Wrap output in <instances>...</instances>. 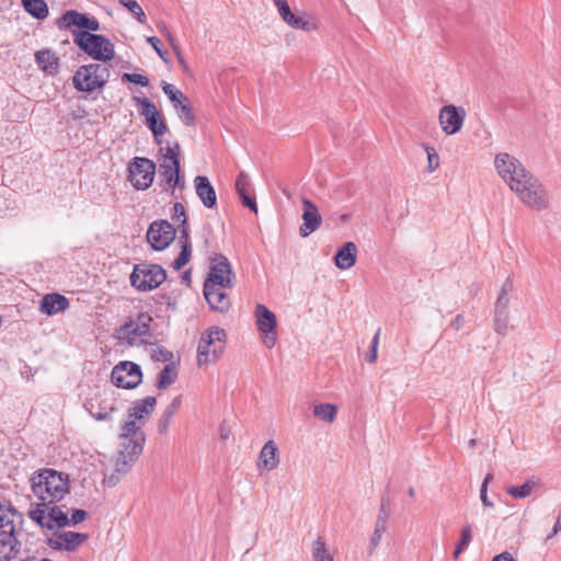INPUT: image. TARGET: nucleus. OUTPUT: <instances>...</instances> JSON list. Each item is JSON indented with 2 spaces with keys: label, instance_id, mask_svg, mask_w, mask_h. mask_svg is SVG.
<instances>
[{
  "label": "nucleus",
  "instance_id": "obj_53",
  "mask_svg": "<svg viewBox=\"0 0 561 561\" xmlns=\"http://www.w3.org/2000/svg\"><path fill=\"white\" fill-rule=\"evenodd\" d=\"M493 479V474L492 473H488L484 479H483V482H482V485H481V490H480V499H481V502L484 506H488V507H491L493 506V503L489 501L488 499V484L490 483V481H492Z\"/></svg>",
  "mask_w": 561,
  "mask_h": 561
},
{
  "label": "nucleus",
  "instance_id": "obj_14",
  "mask_svg": "<svg viewBox=\"0 0 561 561\" xmlns=\"http://www.w3.org/2000/svg\"><path fill=\"white\" fill-rule=\"evenodd\" d=\"M176 230L168 220H154L147 230V241L154 251L167 249L174 240Z\"/></svg>",
  "mask_w": 561,
  "mask_h": 561
},
{
  "label": "nucleus",
  "instance_id": "obj_2",
  "mask_svg": "<svg viewBox=\"0 0 561 561\" xmlns=\"http://www.w3.org/2000/svg\"><path fill=\"white\" fill-rule=\"evenodd\" d=\"M31 488L39 503L56 504L70 492L69 476L55 469H39L31 477Z\"/></svg>",
  "mask_w": 561,
  "mask_h": 561
},
{
  "label": "nucleus",
  "instance_id": "obj_27",
  "mask_svg": "<svg viewBox=\"0 0 561 561\" xmlns=\"http://www.w3.org/2000/svg\"><path fill=\"white\" fill-rule=\"evenodd\" d=\"M356 244L352 241L344 243L335 253L334 262L340 270H348L356 263Z\"/></svg>",
  "mask_w": 561,
  "mask_h": 561
},
{
  "label": "nucleus",
  "instance_id": "obj_23",
  "mask_svg": "<svg viewBox=\"0 0 561 561\" xmlns=\"http://www.w3.org/2000/svg\"><path fill=\"white\" fill-rule=\"evenodd\" d=\"M69 307V300L61 294L45 295L39 304V311L46 316H54Z\"/></svg>",
  "mask_w": 561,
  "mask_h": 561
},
{
  "label": "nucleus",
  "instance_id": "obj_13",
  "mask_svg": "<svg viewBox=\"0 0 561 561\" xmlns=\"http://www.w3.org/2000/svg\"><path fill=\"white\" fill-rule=\"evenodd\" d=\"M514 289L513 279L507 277L494 305L493 329L496 333L505 335L510 321V294Z\"/></svg>",
  "mask_w": 561,
  "mask_h": 561
},
{
  "label": "nucleus",
  "instance_id": "obj_3",
  "mask_svg": "<svg viewBox=\"0 0 561 561\" xmlns=\"http://www.w3.org/2000/svg\"><path fill=\"white\" fill-rule=\"evenodd\" d=\"M73 43L96 61L106 62L114 58V44L104 35L84 31H71Z\"/></svg>",
  "mask_w": 561,
  "mask_h": 561
},
{
  "label": "nucleus",
  "instance_id": "obj_42",
  "mask_svg": "<svg viewBox=\"0 0 561 561\" xmlns=\"http://www.w3.org/2000/svg\"><path fill=\"white\" fill-rule=\"evenodd\" d=\"M386 529H387V523H385L382 520H376L374 533L371 535L370 543H369V550H368L369 554H371L374 552V550L378 547Z\"/></svg>",
  "mask_w": 561,
  "mask_h": 561
},
{
  "label": "nucleus",
  "instance_id": "obj_59",
  "mask_svg": "<svg viewBox=\"0 0 561 561\" xmlns=\"http://www.w3.org/2000/svg\"><path fill=\"white\" fill-rule=\"evenodd\" d=\"M7 513L0 514V531L10 530L11 527L15 531L14 519L9 517Z\"/></svg>",
  "mask_w": 561,
  "mask_h": 561
},
{
  "label": "nucleus",
  "instance_id": "obj_8",
  "mask_svg": "<svg viewBox=\"0 0 561 561\" xmlns=\"http://www.w3.org/2000/svg\"><path fill=\"white\" fill-rule=\"evenodd\" d=\"M156 163L142 157H135L128 164V180L137 191H146L153 182Z\"/></svg>",
  "mask_w": 561,
  "mask_h": 561
},
{
  "label": "nucleus",
  "instance_id": "obj_28",
  "mask_svg": "<svg viewBox=\"0 0 561 561\" xmlns=\"http://www.w3.org/2000/svg\"><path fill=\"white\" fill-rule=\"evenodd\" d=\"M277 450L274 440L266 442L259 456V468H264L267 471L275 469L279 462Z\"/></svg>",
  "mask_w": 561,
  "mask_h": 561
},
{
  "label": "nucleus",
  "instance_id": "obj_43",
  "mask_svg": "<svg viewBox=\"0 0 561 561\" xmlns=\"http://www.w3.org/2000/svg\"><path fill=\"white\" fill-rule=\"evenodd\" d=\"M535 483L531 481H526L522 485L511 486L507 489V493L515 499H525L530 495L534 490Z\"/></svg>",
  "mask_w": 561,
  "mask_h": 561
},
{
  "label": "nucleus",
  "instance_id": "obj_55",
  "mask_svg": "<svg viewBox=\"0 0 561 561\" xmlns=\"http://www.w3.org/2000/svg\"><path fill=\"white\" fill-rule=\"evenodd\" d=\"M389 505H390V500H389L388 495H382L381 500H380L379 513H378L376 520H382V522L387 523L388 517H389V513H388Z\"/></svg>",
  "mask_w": 561,
  "mask_h": 561
},
{
  "label": "nucleus",
  "instance_id": "obj_19",
  "mask_svg": "<svg viewBox=\"0 0 561 561\" xmlns=\"http://www.w3.org/2000/svg\"><path fill=\"white\" fill-rule=\"evenodd\" d=\"M465 118V108L454 104L443 106L438 115L439 125L446 135H455L460 131Z\"/></svg>",
  "mask_w": 561,
  "mask_h": 561
},
{
  "label": "nucleus",
  "instance_id": "obj_11",
  "mask_svg": "<svg viewBox=\"0 0 561 561\" xmlns=\"http://www.w3.org/2000/svg\"><path fill=\"white\" fill-rule=\"evenodd\" d=\"M141 367L129 360L119 362L111 373V381L117 388L135 389L141 383Z\"/></svg>",
  "mask_w": 561,
  "mask_h": 561
},
{
  "label": "nucleus",
  "instance_id": "obj_26",
  "mask_svg": "<svg viewBox=\"0 0 561 561\" xmlns=\"http://www.w3.org/2000/svg\"><path fill=\"white\" fill-rule=\"evenodd\" d=\"M35 62L38 68L49 76H56L59 72V58L50 49H42L35 53Z\"/></svg>",
  "mask_w": 561,
  "mask_h": 561
},
{
  "label": "nucleus",
  "instance_id": "obj_1",
  "mask_svg": "<svg viewBox=\"0 0 561 561\" xmlns=\"http://www.w3.org/2000/svg\"><path fill=\"white\" fill-rule=\"evenodd\" d=\"M494 167L524 205L537 211L549 207V195L545 185L518 159L501 152L495 156Z\"/></svg>",
  "mask_w": 561,
  "mask_h": 561
},
{
  "label": "nucleus",
  "instance_id": "obj_18",
  "mask_svg": "<svg viewBox=\"0 0 561 561\" xmlns=\"http://www.w3.org/2000/svg\"><path fill=\"white\" fill-rule=\"evenodd\" d=\"M231 288H233V286H209L208 283H204L203 295L210 310L218 313H226L229 311L231 308V300L226 290Z\"/></svg>",
  "mask_w": 561,
  "mask_h": 561
},
{
  "label": "nucleus",
  "instance_id": "obj_38",
  "mask_svg": "<svg viewBox=\"0 0 561 561\" xmlns=\"http://www.w3.org/2000/svg\"><path fill=\"white\" fill-rule=\"evenodd\" d=\"M160 152L162 153L161 162L172 164L181 162V148L178 141H174L172 145L169 144L165 148H160Z\"/></svg>",
  "mask_w": 561,
  "mask_h": 561
},
{
  "label": "nucleus",
  "instance_id": "obj_12",
  "mask_svg": "<svg viewBox=\"0 0 561 561\" xmlns=\"http://www.w3.org/2000/svg\"><path fill=\"white\" fill-rule=\"evenodd\" d=\"M145 440V434H140L137 438H128L122 444V449L115 460L116 473L125 474L129 471L144 450Z\"/></svg>",
  "mask_w": 561,
  "mask_h": 561
},
{
  "label": "nucleus",
  "instance_id": "obj_29",
  "mask_svg": "<svg viewBox=\"0 0 561 561\" xmlns=\"http://www.w3.org/2000/svg\"><path fill=\"white\" fill-rule=\"evenodd\" d=\"M156 403V398L151 396L136 400L133 408L128 410V419L141 421L145 416H149L153 412Z\"/></svg>",
  "mask_w": 561,
  "mask_h": 561
},
{
  "label": "nucleus",
  "instance_id": "obj_36",
  "mask_svg": "<svg viewBox=\"0 0 561 561\" xmlns=\"http://www.w3.org/2000/svg\"><path fill=\"white\" fill-rule=\"evenodd\" d=\"M312 558L313 561H334L322 537H318L312 543Z\"/></svg>",
  "mask_w": 561,
  "mask_h": 561
},
{
  "label": "nucleus",
  "instance_id": "obj_9",
  "mask_svg": "<svg viewBox=\"0 0 561 561\" xmlns=\"http://www.w3.org/2000/svg\"><path fill=\"white\" fill-rule=\"evenodd\" d=\"M209 271L204 283L221 286H234L236 274L228 257L222 253H213L209 256Z\"/></svg>",
  "mask_w": 561,
  "mask_h": 561
},
{
  "label": "nucleus",
  "instance_id": "obj_21",
  "mask_svg": "<svg viewBox=\"0 0 561 561\" xmlns=\"http://www.w3.org/2000/svg\"><path fill=\"white\" fill-rule=\"evenodd\" d=\"M194 185L196 195L198 196L202 204L209 209L216 207L217 195L209 179L205 175H197L194 179Z\"/></svg>",
  "mask_w": 561,
  "mask_h": 561
},
{
  "label": "nucleus",
  "instance_id": "obj_33",
  "mask_svg": "<svg viewBox=\"0 0 561 561\" xmlns=\"http://www.w3.org/2000/svg\"><path fill=\"white\" fill-rule=\"evenodd\" d=\"M88 538V534L83 533L64 531L59 534V539L64 541L66 551L77 550V548L87 541Z\"/></svg>",
  "mask_w": 561,
  "mask_h": 561
},
{
  "label": "nucleus",
  "instance_id": "obj_24",
  "mask_svg": "<svg viewBox=\"0 0 561 561\" xmlns=\"http://www.w3.org/2000/svg\"><path fill=\"white\" fill-rule=\"evenodd\" d=\"M85 408L90 415L96 421L110 420L111 414L117 410L114 403H108L100 397L90 399L85 403Z\"/></svg>",
  "mask_w": 561,
  "mask_h": 561
},
{
  "label": "nucleus",
  "instance_id": "obj_40",
  "mask_svg": "<svg viewBox=\"0 0 561 561\" xmlns=\"http://www.w3.org/2000/svg\"><path fill=\"white\" fill-rule=\"evenodd\" d=\"M471 540H472V528H471V525H466L461 529L460 540L457 543V546H456V548L454 550V553H453L455 559L459 558L460 553L469 546Z\"/></svg>",
  "mask_w": 561,
  "mask_h": 561
},
{
  "label": "nucleus",
  "instance_id": "obj_60",
  "mask_svg": "<svg viewBox=\"0 0 561 561\" xmlns=\"http://www.w3.org/2000/svg\"><path fill=\"white\" fill-rule=\"evenodd\" d=\"M5 512H8L12 517H18L20 519L22 518L14 506H12L10 503L5 504L0 502V514H4Z\"/></svg>",
  "mask_w": 561,
  "mask_h": 561
},
{
  "label": "nucleus",
  "instance_id": "obj_45",
  "mask_svg": "<svg viewBox=\"0 0 561 561\" xmlns=\"http://www.w3.org/2000/svg\"><path fill=\"white\" fill-rule=\"evenodd\" d=\"M286 23L296 30L311 31L316 28L314 24L310 20L305 19L304 15L293 14V18L286 21Z\"/></svg>",
  "mask_w": 561,
  "mask_h": 561
},
{
  "label": "nucleus",
  "instance_id": "obj_52",
  "mask_svg": "<svg viewBox=\"0 0 561 561\" xmlns=\"http://www.w3.org/2000/svg\"><path fill=\"white\" fill-rule=\"evenodd\" d=\"M173 214L172 219L179 224H186L187 217L185 214V208L182 203L175 202L172 207Z\"/></svg>",
  "mask_w": 561,
  "mask_h": 561
},
{
  "label": "nucleus",
  "instance_id": "obj_10",
  "mask_svg": "<svg viewBox=\"0 0 561 561\" xmlns=\"http://www.w3.org/2000/svg\"><path fill=\"white\" fill-rule=\"evenodd\" d=\"M134 100L138 106L139 114L145 116L146 125L152 133L154 141L161 145L162 136L168 131V125L161 117L157 106L148 98L135 96Z\"/></svg>",
  "mask_w": 561,
  "mask_h": 561
},
{
  "label": "nucleus",
  "instance_id": "obj_56",
  "mask_svg": "<svg viewBox=\"0 0 561 561\" xmlns=\"http://www.w3.org/2000/svg\"><path fill=\"white\" fill-rule=\"evenodd\" d=\"M180 237H179V244L187 245L188 248H192L191 239H190V230L187 222L186 224H180Z\"/></svg>",
  "mask_w": 561,
  "mask_h": 561
},
{
  "label": "nucleus",
  "instance_id": "obj_32",
  "mask_svg": "<svg viewBox=\"0 0 561 561\" xmlns=\"http://www.w3.org/2000/svg\"><path fill=\"white\" fill-rule=\"evenodd\" d=\"M24 10L37 20H44L48 15V5L45 0H22Z\"/></svg>",
  "mask_w": 561,
  "mask_h": 561
},
{
  "label": "nucleus",
  "instance_id": "obj_15",
  "mask_svg": "<svg viewBox=\"0 0 561 561\" xmlns=\"http://www.w3.org/2000/svg\"><path fill=\"white\" fill-rule=\"evenodd\" d=\"M255 324L257 331L263 335L264 345L272 348L276 343V316L264 305H256L255 307Z\"/></svg>",
  "mask_w": 561,
  "mask_h": 561
},
{
  "label": "nucleus",
  "instance_id": "obj_62",
  "mask_svg": "<svg viewBox=\"0 0 561 561\" xmlns=\"http://www.w3.org/2000/svg\"><path fill=\"white\" fill-rule=\"evenodd\" d=\"M465 324V317L462 314H457L451 321H450V327L456 330V331H459Z\"/></svg>",
  "mask_w": 561,
  "mask_h": 561
},
{
  "label": "nucleus",
  "instance_id": "obj_46",
  "mask_svg": "<svg viewBox=\"0 0 561 561\" xmlns=\"http://www.w3.org/2000/svg\"><path fill=\"white\" fill-rule=\"evenodd\" d=\"M191 256H192V248H188L187 245H182L178 257L172 262V267L175 271H180L183 266H185L190 262Z\"/></svg>",
  "mask_w": 561,
  "mask_h": 561
},
{
  "label": "nucleus",
  "instance_id": "obj_4",
  "mask_svg": "<svg viewBox=\"0 0 561 561\" xmlns=\"http://www.w3.org/2000/svg\"><path fill=\"white\" fill-rule=\"evenodd\" d=\"M226 331L219 327H210L202 333L197 346L198 366L215 363L226 347Z\"/></svg>",
  "mask_w": 561,
  "mask_h": 561
},
{
  "label": "nucleus",
  "instance_id": "obj_17",
  "mask_svg": "<svg viewBox=\"0 0 561 561\" xmlns=\"http://www.w3.org/2000/svg\"><path fill=\"white\" fill-rule=\"evenodd\" d=\"M57 26L59 30H68L72 26H76L73 31H84V32H96L100 30L99 21L89 16L85 13H80L76 10L66 11L58 20Z\"/></svg>",
  "mask_w": 561,
  "mask_h": 561
},
{
  "label": "nucleus",
  "instance_id": "obj_51",
  "mask_svg": "<svg viewBox=\"0 0 561 561\" xmlns=\"http://www.w3.org/2000/svg\"><path fill=\"white\" fill-rule=\"evenodd\" d=\"M175 413L168 410L165 408V410L163 411V413L161 414L160 419H159V422H158V432L159 434L163 435L168 432V428H169V425H170V422L173 417Z\"/></svg>",
  "mask_w": 561,
  "mask_h": 561
},
{
  "label": "nucleus",
  "instance_id": "obj_31",
  "mask_svg": "<svg viewBox=\"0 0 561 561\" xmlns=\"http://www.w3.org/2000/svg\"><path fill=\"white\" fill-rule=\"evenodd\" d=\"M83 71H90L93 75L94 85H99V90H103L110 78L107 67L100 64L83 65Z\"/></svg>",
  "mask_w": 561,
  "mask_h": 561
},
{
  "label": "nucleus",
  "instance_id": "obj_48",
  "mask_svg": "<svg viewBox=\"0 0 561 561\" xmlns=\"http://www.w3.org/2000/svg\"><path fill=\"white\" fill-rule=\"evenodd\" d=\"M379 337H380V329H378L377 332L375 333V335L371 340L370 346H369V351H368L367 355L365 356V360L367 363L373 364L377 360Z\"/></svg>",
  "mask_w": 561,
  "mask_h": 561
},
{
  "label": "nucleus",
  "instance_id": "obj_63",
  "mask_svg": "<svg viewBox=\"0 0 561 561\" xmlns=\"http://www.w3.org/2000/svg\"><path fill=\"white\" fill-rule=\"evenodd\" d=\"M560 531H561V507H560V512H559V515L557 517L556 524H554V526L552 528V531L547 536L546 540L551 539L553 536H556Z\"/></svg>",
  "mask_w": 561,
  "mask_h": 561
},
{
  "label": "nucleus",
  "instance_id": "obj_39",
  "mask_svg": "<svg viewBox=\"0 0 561 561\" xmlns=\"http://www.w3.org/2000/svg\"><path fill=\"white\" fill-rule=\"evenodd\" d=\"M179 118L184 123L186 126H195L196 125V118L193 114L192 107L188 104V102H182L180 105L174 107Z\"/></svg>",
  "mask_w": 561,
  "mask_h": 561
},
{
  "label": "nucleus",
  "instance_id": "obj_50",
  "mask_svg": "<svg viewBox=\"0 0 561 561\" xmlns=\"http://www.w3.org/2000/svg\"><path fill=\"white\" fill-rule=\"evenodd\" d=\"M275 7L278 10V13L284 22L290 20L293 18V12L287 0H272Z\"/></svg>",
  "mask_w": 561,
  "mask_h": 561
},
{
  "label": "nucleus",
  "instance_id": "obj_30",
  "mask_svg": "<svg viewBox=\"0 0 561 561\" xmlns=\"http://www.w3.org/2000/svg\"><path fill=\"white\" fill-rule=\"evenodd\" d=\"M72 84L79 92L92 93L99 89V85H94L93 75L90 71H83V65L80 66L72 76Z\"/></svg>",
  "mask_w": 561,
  "mask_h": 561
},
{
  "label": "nucleus",
  "instance_id": "obj_25",
  "mask_svg": "<svg viewBox=\"0 0 561 561\" xmlns=\"http://www.w3.org/2000/svg\"><path fill=\"white\" fill-rule=\"evenodd\" d=\"M251 187V182L245 172H240L236 180V191L239 195L242 205L248 207L251 211L257 213V205L255 201V196L250 195L249 190Z\"/></svg>",
  "mask_w": 561,
  "mask_h": 561
},
{
  "label": "nucleus",
  "instance_id": "obj_7",
  "mask_svg": "<svg viewBox=\"0 0 561 561\" xmlns=\"http://www.w3.org/2000/svg\"><path fill=\"white\" fill-rule=\"evenodd\" d=\"M152 317L141 311L135 318H128L127 321L116 330V337L126 341L133 346L138 337L150 336V325Z\"/></svg>",
  "mask_w": 561,
  "mask_h": 561
},
{
  "label": "nucleus",
  "instance_id": "obj_16",
  "mask_svg": "<svg viewBox=\"0 0 561 561\" xmlns=\"http://www.w3.org/2000/svg\"><path fill=\"white\" fill-rule=\"evenodd\" d=\"M160 182L159 185L164 192L175 195V190L185 188V175L181 171V162L175 164L160 162L158 169Z\"/></svg>",
  "mask_w": 561,
  "mask_h": 561
},
{
  "label": "nucleus",
  "instance_id": "obj_57",
  "mask_svg": "<svg viewBox=\"0 0 561 561\" xmlns=\"http://www.w3.org/2000/svg\"><path fill=\"white\" fill-rule=\"evenodd\" d=\"M147 42L152 46V48L157 51L159 57L167 61L165 55L168 54L167 50H162V43L157 36H150L147 37Z\"/></svg>",
  "mask_w": 561,
  "mask_h": 561
},
{
  "label": "nucleus",
  "instance_id": "obj_64",
  "mask_svg": "<svg viewBox=\"0 0 561 561\" xmlns=\"http://www.w3.org/2000/svg\"><path fill=\"white\" fill-rule=\"evenodd\" d=\"M492 561H516L513 556L507 552V551H504L497 556H495Z\"/></svg>",
  "mask_w": 561,
  "mask_h": 561
},
{
  "label": "nucleus",
  "instance_id": "obj_49",
  "mask_svg": "<svg viewBox=\"0 0 561 561\" xmlns=\"http://www.w3.org/2000/svg\"><path fill=\"white\" fill-rule=\"evenodd\" d=\"M122 81L123 82L135 83V84L141 85V87H148L149 85L148 78L146 76H144V75H140V73L124 72L122 75Z\"/></svg>",
  "mask_w": 561,
  "mask_h": 561
},
{
  "label": "nucleus",
  "instance_id": "obj_54",
  "mask_svg": "<svg viewBox=\"0 0 561 561\" xmlns=\"http://www.w3.org/2000/svg\"><path fill=\"white\" fill-rule=\"evenodd\" d=\"M153 360L171 363L173 359V353L164 347H158L152 354Z\"/></svg>",
  "mask_w": 561,
  "mask_h": 561
},
{
  "label": "nucleus",
  "instance_id": "obj_20",
  "mask_svg": "<svg viewBox=\"0 0 561 561\" xmlns=\"http://www.w3.org/2000/svg\"><path fill=\"white\" fill-rule=\"evenodd\" d=\"M302 224L299 227V234L307 238L321 226L322 217L316 204L310 199L302 198Z\"/></svg>",
  "mask_w": 561,
  "mask_h": 561
},
{
  "label": "nucleus",
  "instance_id": "obj_22",
  "mask_svg": "<svg viewBox=\"0 0 561 561\" xmlns=\"http://www.w3.org/2000/svg\"><path fill=\"white\" fill-rule=\"evenodd\" d=\"M21 550V541L16 538L15 531H0V561H10L15 558Z\"/></svg>",
  "mask_w": 561,
  "mask_h": 561
},
{
  "label": "nucleus",
  "instance_id": "obj_37",
  "mask_svg": "<svg viewBox=\"0 0 561 561\" xmlns=\"http://www.w3.org/2000/svg\"><path fill=\"white\" fill-rule=\"evenodd\" d=\"M162 90H163L164 94L169 98V100L171 101L173 107L180 105V103H182V102H188L187 96L182 91H180L175 85H173L171 83L163 81Z\"/></svg>",
  "mask_w": 561,
  "mask_h": 561
},
{
  "label": "nucleus",
  "instance_id": "obj_34",
  "mask_svg": "<svg viewBox=\"0 0 561 561\" xmlns=\"http://www.w3.org/2000/svg\"><path fill=\"white\" fill-rule=\"evenodd\" d=\"M176 377V365L174 363H169L159 373L156 386L158 389H167L171 383L175 381Z\"/></svg>",
  "mask_w": 561,
  "mask_h": 561
},
{
  "label": "nucleus",
  "instance_id": "obj_41",
  "mask_svg": "<svg viewBox=\"0 0 561 561\" xmlns=\"http://www.w3.org/2000/svg\"><path fill=\"white\" fill-rule=\"evenodd\" d=\"M135 419H129L126 421L122 427H121V437L128 439V438H137L138 435L145 434L142 431H140V426L136 424Z\"/></svg>",
  "mask_w": 561,
  "mask_h": 561
},
{
  "label": "nucleus",
  "instance_id": "obj_61",
  "mask_svg": "<svg viewBox=\"0 0 561 561\" xmlns=\"http://www.w3.org/2000/svg\"><path fill=\"white\" fill-rule=\"evenodd\" d=\"M47 545L54 550H65V543L61 539H59V536L57 538H49L47 540Z\"/></svg>",
  "mask_w": 561,
  "mask_h": 561
},
{
  "label": "nucleus",
  "instance_id": "obj_44",
  "mask_svg": "<svg viewBox=\"0 0 561 561\" xmlns=\"http://www.w3.org/2000/svg\"><path fill=\"white\" fill-rule=\"evenodd\" d=\"M119 3L128 9V11L137 19L138 22L145 23L146 14L136 0H119Z\"/></svg>",
  "mask_w": 561,
  "mask_h": 561
},
{
  "label": "nucleus",
  "instance_id": "obj_5",
  "mask_svg": "<svg viewBox=\"0 0 561 561\" xmlns=\"http://www.w3.org/2000/svg\"><path fill=\"white\" fill-rule=\"evenodd\" d=\"M28 517L42 528L54 530L70 525L68 514L60 506L48 503L32 504Z\"/></svg>",
  "mask_w": 561,
  "mask_h": 561
},
{
  "label": "nucleus",
  "instance_id": "obj_58",
  "mask_svg": "<svg viewBox=\"0 0 561 561\" xmlns=\"http://www.w3.org/2000/svg\"><path fill=\"white\" fill-rule=\"evenodd\" d=\"M87 516H88L87 511L81 510V508L73 510L72 514H71V518H69L70 525L75 526V525H78V524L84 522Z\"/></svg>",
  "mask_w": 561,
  "mask_h": 561
},
{
  "label": "nucleus",
  "instance_id": "obj_35",
  "mask_svg": "<svg viewBox=\"0 0 561 561\" xmlns=\"http://www.w3.org/2000/svg\"><path fill=\"white\" fill-rule=\"evenodd\" d=\"M337 407L331 403H318L313 405V415L327 423L334 422L336 417Z\"/></svg>",
  "mask_w": 561,
  "mask_h": 561
},
{
  "label": "nucleus",
  "instance_id": "obj_47",
  "mask_svg": "<svg viewBox=\"0 0 561 561\" xmlns=\"http://www.w3.org/2000/svg\"><path fill=\"white\" fill-rule=\"evenodd\" d=\"M423 147L426 151L427 160H428L427 171L434 172L439 165V156L433 147H431L428 145H424V144H423Z\"/></svg>",
  "mask_w": 561,
  "mask_h": 561
},
{
  "label": "nucleus",
  "instance_id": "obj_6",
  "mask_svg": "<svg viewBox=\"0 0 561 561\" xmlns=\"http://www.w3.org/2000/svg\"><path fill=\"white\" fill-rule=\"evenodd\" d=\"M130 284L139 291H148L159 287L167 278L165 270L159 264L139 263L130 274Z\"/></svg>",
  "mask_w": 561,
  "mask_h": 561
}]
</instances>
